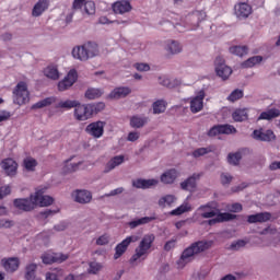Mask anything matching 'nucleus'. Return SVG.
<instances>
[{"mask_svg": "<svg viewBox=\"0 0 280 280\" xmlns=\"http://www.w3.org/2000/svg\"><path fill=\"white\" fill-rule=\"evenodd\" d=\"M112 8L115 14H126L132 10V4L128 0H119L114 2Z\"/></svg>", "mask_w": 280, "mask_h": 280, "instance_id": "a211bd4d", "label": "nucleus"}, {"mask_svg": "<svg viewBox=\"0 0 280 280\" xmlns=\"http://www.w3.org/2000/svg\"><path fill=\"white\" fill-rule=\"evenodd\" d=\"M10 194H12V188H10V186L0 187V200H3L5 196H10Z\"/></svg>", "mask_w": 280, "mask_h": 280, "instance_id": "13d9d810", "label": "nucleus"}, {"mask_svg": "<svg viewBox=\"0 0 280 280\" xmlns=\"http://www.w3.org/2000/svg\"><path fill=\"white\" fill-rule=\"evenodd\" d=\"M49 8V0H38L32 10V16H40Z\"/></svg>", "mask_w": 280, "mask_h": 280, "instance_id": "393cba45", "label": "nucleus"}, {"mask_svg": "<svg viewBox=\"0 0 280 280\" xmlns=\"http://www.w3.org/2000/svg\"><path fill=\"white\" fill-rule=\"evenodd\" d=\"M237 129L233 125H214L208 131V137H218V135H235Z\"/></svg>", "mask_w": 280, "mask_h": 280, "instance_id": "6e6552de", "label": "nucleus"}, {"mask_svg": "<svg viewBox=\"0 0 280 280\" xmlns=\"http://www.w3.org/2000/svg\"><path fill=\"white\" fill-rule=\"evenodd\" d=\"M148 124V117L132 116L130 118L131 128H143Z\"/></svg>", "mask_w": 280, "mask_h": 280, "instance_id": "f704fd0d", "label": "nucleus"}, {"mask_svg": "<svg viewBox=\"0 0 280 280\" xmlns=\"http://www.w3.org/2000/svg\"><path fill=\"white\" fill-rule=\"evenodd\" d=\"M152 108L154 115H161L167 110V103L164 100H158L153 103Z\"/></svg>", "mask_w": 280, "mask_h": 280, "instance_id": "72a5a7b5", "label": "nucleus"}, {"mask_svg": "<svg viewBox=\"0 0 280 280\" xmlns=\"http://www.w3.org/2000/svg\"><path fill=\"white\" fill-rule=\"evenodd\" d=\"M240 161H242V153L240 152L230 153L228 155V163H230V165H240Z\"/></svg>", "mask_w": 280, "mask_h": 280, "instance_id": "de8ad7c7", "label": "nucleus"}, {"mask_svg": "<svg viewBox=\"0 0 280 280\" xmlns=\"http://www.w3.org/2000/svg\"><path fill=\"white\" fill-rule=\"evenodd\" d=\"M13 205L15 209H19L20 211H34L36 209V201L32 199V195L30 198H20V199H14Z\"/></svg>", "mask_w": 280, "mask_h": 280, "instance_id": "9b49d317", "label": "nucleus"}, {"mask_svg": "<svg viewBox=\"0 0 280 280\" xmlns=\"http://www.w3.org/2000/svg\"><path fill=\"white\" fill-rule=\"evenodd\" d=\"M93 200V195L89 190H77L75 192V202L80 205H88Z\"/></svg>", "mask_w": 280, "mask_h": 280, "instance_id": "c85d7f7f", "label": "nucleus"}, {"mask_svg": "<svg viewBox=\"0 0 280 280\" xmlns=\"http://www.w3.org/2000/svg\"><path fill=\"white\" fill-rule=\"evenodd\" d=\"M232 119H234V121H246L248 119V109L246 108L235 109L232 114Z\"/></svg>", "mask_w": 280, "mask_h": 280, "instance_id": "7c9ffc66", "label": "nucleus"}, {"mask_svg": "<svg viewBox=\"0 0 280 280\" xmlns=\"http://www.w3.org/2000/svg\"><path fill=\"white\" fill-rule=\"evenodd\" d=\"M139 139V132L137 131H131L128 133L127 140L135 142Z\"/></svg>", "mask_w": 280, "mask_h": 280, "instance_id": "69168bd1", "label": "nucleus"}, {"mask_svg": "<svg viewBox=\"0 0 280 280\" xmlns=\"http://www.w3.org/2000/svg\"><path fill=\"white\" fill-rule=\"evenodd\" d=\"M235 214H231L229 212H224V213H218L217 218L214 219H210L208 221L209 226H213V224H218L220 222H229L230 220H235Z\"/></svg>", "mask_w": 280, "mask_h": 280, "instance_id": "cd10ccee", "label": "nucleus"}, {"mask_svg": "<svg viewBox=\"0 0 280 280\" xmlns=\"http://www.w3.org/2000/svg\"><path fill=\"white\" fill-rule=\"evenodd\" d=\"M261 60H264V57H261V56H254L252 58H248L246 61H244L242 63V67L244 69H250V68L255 67V65H259V62H261Z\"/></svg>", "mask_w": 280, "mask_h": 280, "instance_id": "a19ab883", "label": "nucleus"}, {"mask_svg": "<svg viewBox=\"0 0 280 280\" xmlns=\"http://www.w3.org/2000/svg\"><path fill=\"white\" fill-rule=\"evenodd\" d=\"M38 166V161L32 156H27L23 160V167L26 172H35Z\"/></svg>", "mask_w": 280, "mask_h": 280, "instance_id": "2f4dec72", "label": "nucleus"}, {"mask_svg": "<svg viewBox=\"0 0 280 280\" xmlns=\"http://www.w3.org/2000/svg\"><path fill=\"white\" fill-rule=\"evenodd\" d=\"M244 97V91L236 89L229 96V102H237V100H242Z\"/></svg>", "mask_w": 280, "mask_h": 280, "instance_id": "3c124183", "label": "nucleus"}, {"mask_svg": "<svg viewBox=\"0 0 280 280\" xmlns=\"http://www.w3.org/2000/svg\"><path fill=\"white\" fill-rule=\"evenodd\" d=\"M269 170L271 172H275L277 170H280V161L279 162H272L270 165H269Z\"/></svg>", "mask_w": 280, "mask_h": 280, "instance_id": "774afa93", "label": "nucleus"}, {"mask_svg": "<svg viewBox=\"0 0 280 280\" xmlns=\"http://www.w3.org/2000/svg\"><path fill=\"white\" fill-rule=\"evenodd\" d=\"M110 242V236L108 234H103L96 240V246H106Z\"/></svg>", "mask_w": 280, "mask_h": 280, "instance_id": "603ef678", "label": "nucleus"}, {"mask_svg": "<svg viewBox=\"0 0 280 280\" xmlns=\"http://www.w3.org/2000/svg\"><path fill=\"white\" fill-rule=\"evenodd\" d=\"M132 93V90L130 88H116L113 90V92L109 93L110 100H121V97H128Z\"/></svg>", "mask_w": 280, "mask_h": 280, "instance_id": "a878e982", "label": "nucleus"}, {"mask_svg": "<svg viewBox=\"0 0 280 280\" xmlns=\"http://www.w3.org/2000/svg\"><path fill=\"white\" fill-rule=\"evenodd\" d=\"M231 180H233V176L229 175V173H222L221 174L222 185H230Z\"/></svg>", "mask_w": 280, "mask_h": 280, "instance_id": "bf43d9fd", "label": "nucleus"}, {"mask_svg": "<svg viewBox=\"0 0 280 280\" xmlns=\"http://www.w3.org/2000/svg\"><path fill=\"white\" fill-rule=\"evenodd\" d=\"M133 67L137 71H150V65L148 63H135Z\"/></svg>", "mask_w": 280, "mask_h": 280, "instance_id": "680f3d73", "label": "nucleus"}, {"mask_svg": "<svg viewBox=\"0 0 280 280\" xmlns=\"http://www.w3.org/2000/svg\"><path fill=\"white\" fill-rule=\"evenodd\" d=\"M166 51L168 54H180L183 51V46H180V43L176 40H170L166 45Z\"/></svg>", "mask_w": 280, "mask_h": 280, "instance_id": "4c0bfd02", "label": "nucleus"}, {"mask_svg": "<svg viewBox=\"0 0 280 280\" xmlns=\"http://www.w3.org/2000/svg\"><path fill=\"white\" fill-rule=\"evenodd\" d=\"M205 108V91H200L197 96L190 100V112L196 114Z\"/></svg>", "mask_w": 280, "mask_h": 280, "instance_id": "2eb2a0df", "label": "nucleus"}, {"mask_svg": "<svg viewBox=\"0 0 280 280\" xmlns=\"http://www.w3.org/2000/svg\"><path fill=\"white\" fill-rule=\"evenodd\" d=\"M80 102L78 101H71V100H67V101H61L59 102L55 108H62L63 110H71V108H75V106H79Z\"/></svg>", "mask_w": 280, "mask_h": 280, "instance_id": "e433bc0d", "label": "nucleus"}, {"mask_svg": "<svg viewBox=\"0 0 280 280\" xmlns=\"http://www.w3.org/2000/svg\"><path fill=\"white\" fill-rule=\"evenodd\" d=\"M125 160L126 158L124 155H116L112 158L105 165L104 174H108V172H113L115 167H119Z\"/></svg>", "mask_w": 280, "mask_h": 280, "instance_id": "b1692460", "label": "nucleus"}, {"mask_svg": "<svg viewBox=\"0 0 280 280\" xmlns=\"http://www.w3.org/2000/svg\"><path fill=\"white\" fill-rule=\"evenodd\" d=\"M277 117H280V110L277 108H270L266 112L260 113L258 117V121H261V120L271 121V119H277Z\"/></svg>", "mask_w": 280, "mask_h": 280, "instance_id": "c756f323", "label": "nucleus"}, {"mask_svg": "<svg viewBox=\"0 0 280 280\" xmlns=\"http://www.w3.org/2000/svg\"><path fill=\"white\" fill-rule=\"evenodd\" d=\"M62 269H55L52 271H48L46 273V280H60V278L62 277Z\"/></svg>", "mask_w": 280, "mask_h": 280, "instance_id": "8fccbe9b", "label": "nucleus"}, {"mask_svg": "<svg viewBox=\"0 0 280 280\" xmlns=\"http://www.w3.org/2000/svg\"><path fill=\"white\" fill-rule=\"evenodd\" d=\"M89 108H90V113L91 115H97V113H102V110H104V108H106V105L104 103H96V104H88Z\"/></svg>", "mask_w": 280, "mask_h": 280, "instance_id": "a18cd8bd", "label": "nucleus"}, {"mask_svg": "<svg viewBox=\"0 0 280 280\" xmlns=\"http://www.w3.org/2000/svg\"><path fill=\"white\" fill-rule=\"evenodd\" d=\"M200 179V174H192L186 180L180 183L182 189L184 191H196V180Z\"/></svg>", "mask_w": 280, "mask_h": 280, "instance_id": "5701e85b", "label": "nucleus"}, {"mask_svg": "<svg viewBox=\"0 0 280 280\" xmlns=\"http://www.w3.org/2000/svg\"><path fill=\"white\" fill-rule=\"evenodd\" d=\"M230 54H234V56H240V58H242L243 56H246V54H248V47L247 46H232V47H230Z\"/></svg>", "mask_w": 280, "mask_h": 280, "instance_id": "79ce46f5", "label": "nucleus"}, {"mask_svg": "<svg viewBox=\"0 0 280 280\" xmlns=\"http://www.w3.org/2000/svg\"><path fill=\"white\" fill-rule=\"evenodd\" d=\"M69 259V254L62 253H45L42 255L43 264L51 265V264H62Z\"/></svg>", "mask_w": 280, "mask_h": 280, "instance_id": "1a4fd4ad", "label": "nucleus"}, {"mask_svg": "<svg viewBox=\"0 0 280 280\" xmlns=\"http://www.w3.org/2000/svg\"><path fill=\"white\" fill-rule=\"evenodd\" d=\"M104 126H106L104 121H95L91 122L85 130L95 139H100L104 135Z\"/></svg>", "mask_w": 280, "mask_h": 280, "instance_id": "dca6fc26", "label": "nucleus"}, {"mask_svg": "<svg viewBox=\"0 0 280 280\" xmlns=\"http://www.w3.org/2000/svg\"><path fill=\"white\" fill-rule=\"evenodd\" d=\"M1 167L4 170L8 176H16V172L19 170V164L13 159H4L1 162Z\"/></svg>", "mask_w": 280, "mask_h": 280, "instance_id": "f3484780", "label": "nucleus"}, {"mask_svg": "<svg viewBox=\"0 0 280 280\" xmlns=\"http://www.w3.org/2000/svg\"><path fill=\"white\" fill-rule=\"evenodd\" d=\"M174 202H176V197H174V195H166V196L160 198L159 206L165 207L167 205V207H172V205H174Z\"/></svg>", "mask_w": 280, "mask_h": 280, "instance_id": "37998d69", "label": "nucleus"}, {"mask_svg": "<svg viewBox=\"0 0 280 280\" xmlns=\"http://www.w3.org/2000/svg\"><path fill=\"white\" fill-rule=\"evenodd\" d=\"M137 240H139L137 236H127L121 243L117 244L115 247L114 259H119V257L128 250V246L137 242Z\"/></svg>", "mask_w": 280, "mask_h": 280, "instance_id": "f8f14e48", "label": "nucleus"}, {"mask_svg": "<svg viewBox=\"0 0 280 280\" xmlns=\"http://www.w3.org/2000/svg\"><path fill=\"white\" fill-rule=\"evenodd\" d=\"M210 152H213L211 147L199 148L192 152V156L194 159H200V156H205V154H209Z\"/></svg>", "mask_w": 280, "mask_h": 280, "instance_id": "09e8293b", "label": "nucleus"}, {"mask_svg": "<svg viewBox=\"0 0 280 280\" xmlns=\"http://www.w3.org/2000/svg\"><path fill=\"white\" fill-rule=\"evenodd\" d=\"M133 187L136 189H150V187H154L159 185V180L156 179H136L132 182Z\"/></svg>", "mask_w": 280, "mask_h": 280, "instance_id": "bb28decb", "label": "nucleus"}, {"mask_svg": "<svg viewBox=\"0 0 280 280\" xmlns=\"http://www.w3.org/2000/svg\"><path fill=\"white\" fill-rule=\"evenodd\" d=\"M100 54V48L96 43L89 42L82 46H77L72 49V56L77 60L86 61L89 58H95Z\"/></svg>", "mask_w": 280, "mask_h": 280, "instance_id": "f03ea898", "label": "nucleus"}, {"mask_svg": "<svg viewBox=\"0 0 280 280\" xmlns=\"http://www.w3.org/2000/svg\"><path fill=\"white\" fill-rule=\"evenodd\" d=\"M187 211H191V206H189V203H184L172 210L171 215H183V213H187Z\"/></svg>", "mask_w": 280, "mask_h": 280, "instance_id": "c03bdc74", "label": "nucleus"}, {"mask_svg": "<svg viewBox=\"0 0 280 280\" xmlns=\"http://www.w3.org/2000/svg\"><path fill=\"white\" fill-rule=\"evenodd\" d=\"M176 246V241L175 240H171V241H167L164 245V250H172V248H174Z\"/></svg>", "mask_w": 280, "mask_h": 280, "instance_id": "0e129e2a", "label": "nucleus"}, {"mask_svg": "<svg viewBox=\"0 0 280 280\" xmlns=\"http://www.w3.org/2000/svg\"><path fill=\"white\" fill-rule=\"evenodd\" d=\"M102 270V265L98 262H90V270L89 272L92 275H97Z\"/></svg>", "mask_w": 280, "mask_h": 280, "instance_id": "4d7b16f0", "label": "nucleus"}, {"mask_svg": "<svg viewBox=\"0 0 280 280\" xmlns=\"http://www.w3.org/2000/svg\"><path fill=\"white\" fill-rule=\"evenodd\" d=\"M244 246H246V241L238 240V241L232 243L230 248H231V250H240V248H244Z\"/></svg>", "mask_w": 280, "mask_h": 280, "instance_id": "6e6d98bb", "label": "nucleus"}, {"mask_svg": "<svg viewBox=\"0 0 280 280\" xmlns=\"http://www.w3.org/2000/svg\"><path fill=\"white\" fill-rule=\"evenodd\" d=\"M178 175L179 174L176 168H171L161 175L160 180L164 185H174V183H176V178H178Z\"/></svg>", "mask_w": 280, "mask_h": 280, "instance_id": "412c9836", "label": "nucleus"}, {"mask_svg": "<svg viewBox=\"0 0 280 280\" xmlns=\"http://www.w3.org/2000/svg\"><path fill=\"white\" fill-rule=\"evenodd\" d=\"M198 210L201 211L200 215L203 219L215 218V215L220 213V209L213 207V203L211 202L200 206Z\"/></svg>", "mask_w": 280, "mask_h": 280, "instance_id": "aec40b11", "label": "nucleus"}, {"mask_svg": "<svg viewBox=\"0 0 280 280\" xmlns=\"http://www.w3.org/2000/svg\"><path fill=\"white\" fill-rule=\"evenodd\" d=\"M54 102H56V97H54V96L46 97V98L33 104L31 108H32V110H36L38 108H45L47 106H51V104H54Z\"/></svg>", "mask_w": 280, "mask_h": 280, "instance_id": "473e14b6", "label": "nucleus"}, {"mask_svg": "<svg viewBox=\"0 0 280 280\" xmlns=\"http://www.w3.org/2000/svg\"><path fill=\"white\" fill-rule=\"evenodd\" d=\"M118 194H124V188L119 187L114 190H112L109 194L105 195L107 198L110 196H118Z\"/></svg>", "mask_w": 280, "mask_h": 280, "instance_id": "338daca9", "label": "nucleus"}, {"mask_svg": "<svg viewBox=\"0 0 280 280\" xmlns=\"http://www.w3.org/2000/svg\"><path fill=\"white\" fill-rule=\"evenodd\" d=\"M74 82H78V71L72 69L68 72L63 80L58 83V91H69Z\"/></svg>", "mask_w": 280, "mask_h": 280, "instance_id": "9d476101", "label": "nucleus"}, {"mask_svg": "<svg viewBox=\"0 0 280 280\" xmlns=\"http://www.w3.org/2000/svg\"><path fill=\"white\" fill-rule=\"evenodd\" d=\"M44 75H46V78H49L50 80H58L60 78V72L58 71V68L56 66H48L44 70Z\"/></svg>", "mask_w": 280, "mask_h": 280, "instance_id": "c9c22d12", "label": "nucleus"}, {"mask_svg": "<svg viewBox=\"0 0 280 280\" xmlns=\"http://www.w3.org/2000/svg\"><path fill=\"white\" fill-rule=\"evenodd\" d=\"M74 117L78 121H86V119H91L92 114L89 104L82 105L79 103V105L74 106Z\"/></svg>", "mask_w": 280, "mask_h": 280, "instance_id": "ddd939ff", "label": "nucleus"}, {"mask_svg": "<svg viewBox=\"0 0 280 280\" xmlns=\"http://www.w3.org/2000/svg\"><path fill=\"white\" fill-rule=\"evenodd\" d=\"M152 220H154L153 217H143V218H140V219H136L133 221H130L128 223V225L131 228V229H137V226H141L143 224H150V222H152Z\"/></svg>", "mask_w": 280, "mask_h": 280, "instance_id": "58836bf2", "label": "nucleus"}, {"mask_svg": "<svg viewBox=\"0 0 280 280\" xmlns=\"http://www.w3.org/2000/svg\"><path fill=\"white\" fill-rule=\"evenodd\" d=\"M252 137L256 141H264L267 143H270V141H275V139H277V136L275 135V131H272V129L264 130V128L254 130Z\"/></svg>", "mask_w": 280, "mask_h": 280, "instance_id": "0eeeda50", "label": "nucleus"}, {"mask_svg": "<svg viewBox=\"0 0 280 280\" xmlns=\"http://www.w3.org/2000/svg\"><path fill=\"white\" fill-rule=\"evenodd\" d=\"M81 165V163L70 164V166H65L63 172L71 173V172H78V167Z\"/></svg>", "mask_w": 280, "mask_h": 280, "instance_id": "052dcab7", "label": "nucleus"}, {"mask_svg": "<svg viewBox=\"0 0 280 280\" xmlns=\"http://www.w3.org/2000/svg\"><path fill=\"white\" fill-rule=\"evenodd\" d=\"M45 191H47V188H39L32 195V200H35V207H49L54 205V198L45 195Z\"/></svg>", "mask_w": 280, "mask_h": 280, "instance_id": "39448f33", "label": "nucleus"}, {"mask_svg": "<svg viewBox=\"0 0 280 280\" xmlns=\"http://www.w3.org/2000/svg\"><path fill=\"white\" fill-rule=\"evenodd\" d=\"M271 218H272V214L270 212H258L256 214L248 215L247 222L249 224H257V222L264 223V222H269Z\"/></svg>", "mask_w": 280, "mask_h": 280, "instance_id": "4be33fe9", "label": "nucleus"}, {"mask_svg": "<svg viewBox=\"0 0 280 280\" xmlns=\"http://www.w3.org/2000/svg\"><path fill=\"white\" fill-rule=\"evenodd\" d=\"M84 10L86 14H95V2L86 1L84 4Z\"/></svg>", "mask_w": 280, "mask_h": 280, "instance_id": "5fc2aeb1", "label": "nucleus"}, {"mask_svg": "<svg viewBox=\"0 0 280 280\" xmlns=\"http://www.w3.org/2000/svg\"><path fill=\"white\" fill-rule=\"evenodd\" d=\"M234 12L237 19H248L253 14V7L246 2L235 4Z\"/></svg>", "mask_w": 280, "mask_h": 280, "instance_id": "4468645a", "label": "nucleus"}, {"mask_svg": "<svg viewBox=\"0 0 280 280\" xmlns=\"http://www.w3.org/2000/svg\"><path fill=\"white\" fill-rule=\"evenodd\" d=\"M85 97L88 100H97V97H102V90H100V89H89L85 92Z\"/></svg>", "mask_w": 280, "mask_h": 280, "instance_id": "49530a36", "label": "nucleus"}, {"mask_svg": "<svg viewBox=\"0 0 280 280\" xmlns=\"http://www.w3.org/2000/svg\"><path fill=\"white\" fill-rule=\"evenodd\" d=\"M98 23H101V25H108V24H110V23H117V25H121V23H128V21H119V20H116V21L110 22V21L108 20V18H106V16H101V18L98 19Z\"/></svg>", "mask_w": 280, "mask_h": 280, "instance_id": "864d4df0", "label": "nucleus"}, {"mask_svg": "<svg viewBox=\"0 0 280 280\" xmlns=\"http://www.w3.org/2000/svg\"><path fill=\"white\" fill-rule=\"evenodd\" d=\"M243 207H242V203H233L231 207H230V211H232V213H240L242 211Z\"/></svg>", "mask_w": 280, "mask_h": 280, "instance_id": "e2e57ef3", "label": "nucleus"}, {"mask_svg": "<svg viewBox=\"0 0 280 280\" xmlns=\"http://www.w3.org/2000/svg\"><path fill=\"white\" fill-rule=\"evenodd\" d=\"M13 104L23 106L30 103V90L27 89V82L20 81L13 89Z\"/></svg>", "mask_w": 280, "mask_h": 280, "instance_id": "20e7f679", "label": "nucleus"}, {"mask_svg": "<svg viewBox=\"0 0 280 280\" xmlns=\"http://www.w3.org/2000/svg\"><path fill=\"white\" fill-rule=\"evenodd\" d=\"M38 266L36 264H30L25 268V279L26 280H35L36 279V270Z\"/></svg>", "mask_w": 280, "mask_h": 280, "instance_id": "ea45409f", "label": "nucleus"}, {"mask_svg": "<svg viewBox=\"0 0 280 280\" xmlns=\"http://www.w3.org/2000/svg\"><path fill=\"white\" fill-rule=\"evenodd\" d=\"M213 246V241H198L190 244L189 247L184 249L182 253L180 259L182 261H190L191 257L196 255H200V253H205V250H209Z\"/></svg>", "mask_w": 280, "mask_h": 280, "instance_id": "7ed1b4c3", "label": "nucleus"}, {"mask_svg": "<svg viewBox=\"0 0 280 280\" xmlns=\"http://www.w3.org/2000/svg\"><path fill=\"white\" fill-rule=\"evenodd\" d=\"M215 73L219 78L223 80H229L231 73H233V69L231 67L224 65V58L217 57L214 60Z\"/></svg>", "mask_w": 280, "mask_h": 280, "instance_id": "423d86ee", "label": "nucleus"}, {"mask_svg": "<svg viewBox=\"0 0 280 280\" xmlns=\"http://www.w3.org/2000/svg\"><path fill=\"white\" fill-rule=\"evenodd\" d=\"M1 265L7 272H16L21 266V260L18 257L2 258Z\"/></svg>", "mask_w": 280, "mask_h": 280, "instance_id": "6ab92c4d", "label": "nucleus"}, {"mask_svg": "<svg viewBox=\"0 0 280 280\" xmlns=\"http://www.w3.org/2000/svg\"><path fill=\"white\" fill-rule=\"evenodd\" d=\"M154 240H156L154 234H145L142 237L138 247H136L135 254L129 259V264H131V266H135L137 261L141 259H145V257L150 255V248H152V245L154 244Z\"/></svg>", "mask_w": 280, "mask_h": 280, "instance_id": "f257e3e1", "label": "nucleus"}]
</instances>
